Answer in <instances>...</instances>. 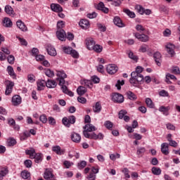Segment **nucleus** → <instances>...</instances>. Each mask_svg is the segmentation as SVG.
I'll return each instance as SVG.
<instances>
[{"instance_id":"obj_3","label":"nucleus","mask_w":180,"mask_h":180,"mask_svg":"<svg viewBox=\"0 0 180 180\" xmlns=\"http://www.w3.org/2000/svg\"><path fill=\"white\" fill-rule=\"evenodd\" d=\"M136 11L139 13L140 15H150L151 14V10L150 9H146L144 8L141 5H136L135 6Z\"/></svg>"},{"instance_id":"obj_26","label":"nucleus","mask_w":180,"mask_h":180,"mask_svg":"<svg viewBox=\"0 0 180 180\" xmlns=\"http://www.w3.org/2000/svg\"><path fill=\"white\" fill-rule=\"evenodd\" d=\"M127 54L129 58H130L131 60H133V61H135L136 63H137V61H139V57H137V56L134 55V53H133V51H131V50L127 51Z\"/></svg>"},{"instance_id":"obj_16","label":"nucleus","mask_w":180,"mask_h":180,"mask_svg":"<svg viewBox=\"0 0 180 180\" xmlns=\"http://www.w3.org/2000/svg\"><path fill=\"white\" fill-rule=\"evenodd\" d=\"M79 25L80 26V27H82V29H89V21L86 19H82L79 22Z\"/></svg>"},{"instance_id":"obj_29","label":"nucleus","mask_w":180,"mask_h":180,"mask_svg":"<svg viewBox=\"0 0 180 180\" xmlns=\"http://www.w3.org/2000/svg\"><path fill=\"white\" fill-rule=\"evenodd\" d=\"M83 134L86 139H91L92 140H96V134L95 132L89 134V132H86V131H83Z\"/></svg>"},{"instance_id":"obj_42","label":"nucleus","mask_w":180,"mask_h":180,"mask_svg":"<svg viewBox=\"0 0 180 180\" xmlns=\"http://www.w3.org/2000/svg\"><path fill=\"white\" fill-rule=\"evenodd\" d=\"M86 167V161L81 160L79 162L77 163V168L78 169H84Z\"/></svg>"},{"instance_id":"obj_12","label":"nucleus","mask_w":180,"mask_h":180,"mask_svg":"<svg viewBox=\"0 0 180 180\" xmlns=\"http://www.w3.org/2000/svg\"><path fill=\"white\" fill-rule=\"evenodd\" d=\"M56 36L58 40H60V41H65V31L64 30H59L56 32Z\"/></svg>"},{"instance_id":"obj_35","label":"nucleus","mask_w":180,"mask_h":180,"mask_svg":"<svg viewBox=\"0 0 180 180\" xmlns=\"http://www.w3.org/2000/svg\"><path fill=\"white\" fill-rule=\"evenodd\" d=\"M47 88H56L57 86V82L56 80L48 79L46 81Z\"/></svg>"},{"instance_id":"obj_63","label":"nucleus","mask_w":180,"mask_h":180,"mask_svg":"<svg viewBox=\"0 0 180 180\" xmlns=\"http://www.w3.org/2000/svg\"><path fill=\"white\" fill-rule=\"evenodd\" d=\"M39 120L41 122V123L46 124L47 123V117L44 114L41 115L39 117Z\"/></svg>"},{"instance_id":"obj_41","label":"nucleus","mask_w":180,"mask_h":180,"mask_svg":"<svg viewBox=\"0 0 180 180\" xmlns=\"http://www.w3.org/2000/svg\"><path fill=\"white\" fill-rule=\"evenodd\" d=\"M56 76L58 78H67V74H65L64 70H57Z\"/></svg>"},{"instance_id":"obj_46","label":"nucleus","mask_w":180,"mask_h":180,"mask_svg":"<svg viewBox=\"0 0 180 180\" xmlns=\"http://www.w3.org/2000/svg\"><path fill=\"white\" fill-rule=\"evenodd\" d=\"M82 84L88 88H92L93 86L92 81L88 79H84Z\"/></svg>"},{"instance_id":"obj_34","label":"nucleus","mask_w":180,"mask_h":180,"mask_svg":"<svg viewBox=\"0 0 180 180\" xmlns=\"http://www.w3.org/2000/svg\"><path fill=\"white\" fill-rule=\"evenodd\" d=\"M33 160H34L37 164H39V162H41V161H43V155L40 153H35Z\"/></svg>"},{"instance_id":"obj_28","label":"nucleus","mask_w":180,"mask_h":180,"mask_svg":"<svg viewBox=\"0 0 180 180\" xmlns=\"http://www.w3.org/2000/svg\"><path fill=\"white\" fill-rule=\"evenodd\" d=\"M97 8L98 11H102L104 13H109V8L105 7V4H103V2H100L97 6Z\"/></svg>"},{"instance_id":"obj_21","label":"nucleus","mask_w":180,"mask_h":180,"mask_svg":"<svg viewBox=\"0 0 180 180\" xmlns=\"http://www.w3.org/2000/svg\"><path fill=\"white\" fill-rule=\"evenodd\" d=\"M51 9L53 12H63V7L60 4H51Z\"/></svg>"},{"instance_id":"obj_23","label":"nucleus","mask_w":180,"mask_h":180,"mask_svg":"<svg viewBox=\"0 0 180 180\" xmlns=\"http://www.w3.org/2000/svg\"><path fill=\"white\" fill-rule=\"evenodd\" d=\"M16 23L18 27L20 28L22 32H27V27L26 25H25V22H22L20 20H18Z\"/></svg>"},{"instance_id":"obj_59","label":"nucleus","mask_w":180,"mask_h":180,"mask_svg":"<svg viewBox=\"0 0 180 180\" xmlns=\"http://www.w3.org/2000/svg\"><path fill=\"white\" fill-rule=\"evenodd\" d=\"M97 27L100 32H106V27L101 23H97Z\"/></svg>"},{"instance_id":"obj_7","label":"nucleus","mask_w":180,"mask_h":180,"mask_svg":"<svg viewBox=\"0 0 180 180\" xmlns=\"http://www.w3.org/2000/svg\"><path fill=\"white\" fill-rule=\"evenodd\" d=\"M134 36H135L136 39H138V40H139V41H143V43L148 41V40L150 39L148 35H146L144 34H140L139 32L135 33Z\"/></svg>"},{"instance_id":"obj_36","label":"nucleus","mask_w":180,"mask_h":180,"mask_svg":"<svg viewBox=\"0 0 180 180\" xmlns=\"http://www.w3.org/2000/svg\"><path fill=\"white\" fill-rule=\"evenodd\" d=\"M146 104L148 108H150V109H154V108H155V105L153 102V100H151L150 98H146Z\"/></svg>"},{"instance_id":"obj_61","label":"nucleus","mask_w":180,"mask_h":180,"mask_svg":"<svg viewBox=\"0 0 180 180\" xmlns=\"http://www.w3.org/2000/svg\"><path fill=\"white\" fill-rule=\"evenodd\" d=\"M99 166L92 167H91V173L96 175V174H99Z\"/></svg>"},{"instance_id":"obj_4","label":"nucleus","mask_w":180,"mask_h":180,"mask_svg":"<svg viewBox=\"0 0 180 180\" xmlns=\"http://www.w3.org/2000/svg\"><path fill=\"white\" fill-rule=\"evenodd\" d=\"M112 100L113 102H115V103H123V102H124V97L119 93H115L112 94Z\"/></svg>"},{"instance_id":"obj_14","label":"nucleus","mask_w":180,"mask_h":180,"mask_svg":"<svg viewBox=\"0 0 180 180\" xmlns=\"http://www.w3.org/2000/svg\"><path fill=\"white\" fill-rule=\"evenodd\" d=\"M70 137L73 143H81V135H79V134L76 132H72Z\"/></svg>"},{"instance_id":"obj_8","label":"nucleus","mask_w":180,"mask_h":180,"mask_svg":"<svg viewBox=\"0 0 180 180\" xmlns=\"http://www.w3.org/2000/svg\"><path fill=\"white\" fill-rule=\"evenodd\" d=\"M44 178L46 180H53L54 179V174H53L52 169H46L44 173Z\"/></svg>"},{"instance_id":"obj_57","label":"nucleus","mask_w":180,"mask_h":180,"mask_svg":"<svg viewBox=\"0 0 180 180\" xmlns=\"http://www.w3.org/2000/svg\"><path fill=\"white\" fill-rule=\"evenodd\" d=\"M110 158L112 160V161H115V160H117V158H120V154L115 153V154H111L110 155Z\"/></svg>"},{"instance_id":"obj_32","label":"nucleus","mask_w":180,"mask_h":180,"mask_svg":"<svg viewBox=\"0 0 180 180\" xmlns=\"http://www.w3.org/2000/svg\"><path fill=\"white\" fill-rule=\"evenodd\" d=\"M8 172H9V171L8 170V168L6 167L0 168V180H2L4 179V176H6V175H8Z\"/></svg>"},{"instance_id":"obj_19","label":"nucleus","mask_w":180,"mask_h":180,"mask_svg":"<svg viewBox=\"0 0 180 180\" xmlns=\"http://www.w3.org/2000/svg\"><path fill=\"white\" fill-rule=\"evenodd\" d=\"M167 141H169V146L171 147H178V143L176 141L172 140V134H169L167 136Z\"/></svg>"},{"instance_id":"obj_64","label":"nucleus","mask_w":180,"mask_h":180,"mask_svg":"<svg viewBox=\"0 0 180 180\" xmlns=\"http://www.w3.org/2000/svg\"><path fill=\"white\" fill-rule=\"evenodd\" d=\"M86 179H89V180H96V174H94V173L91 172L86 176Z\"/></svg>"},{"instance_id":"obj_45","label":"nucleus","mask_w":180,"mask_h":180,"mask_svg":"<svg viewBox=\"0 0 180 180\" xmlns=\"http://www.w3.org/2000/svg\"><path fill=\"white\" fill-rule=\"evenodd\" d=\"M127 97L129 99H130V101H136L137 99V96H136V94L131 91L127 92Z\"/></svg>"},{"instance_id":"obj_9","label":"nucleus","mask_w":180,"mask_h":180,"mask_svg":"<svg viewBox=\"0 0 180 180\" xmlns=\"http://www.w3.org/2000/svg\"><path fill=\"white\" fill-rule=\"evenodd\" d=\"M11 102L13 106H19L22 103V97L19 95H15L12 97Z\"/></svg>"},{"instance_id":"obj_15","label":"nucleus","mask_w":180,"mask_h":180,"mask_svg":"<svg viewBox=\"0 0 180 180\" xmlns=\"http://www.w3.org/2000/svg\"><path fill=\"white\" fill-rule=\"evenodd\" d=\"M161 152L164 155H168V154H169V145L167 143L161 144Z\"/></svg>"},{"instance_id":"obj_27","label":"nucleus","mask_w":180,"mask_h":180,"mask_svg":"<svg viewBox=\"0 0 180 180\" xmlns=\"http://www.w3.org/2000/svg\"><path fill=\"white\" fill-rule=\"evenodd\" d=\"M84 131H86V133L91 132V131H95L96 129L95 128V126H94L92 124H86L84 127Z\"/></svg>"},{"instance_id":"obj_52","label":"nucleus","mask_w":180,"mask_h":180,"mask_svg":"<svg viewBox=\"0 0 180 180\" xmlns=\"http://www.w3.org/2000/svg\"><path fill=\"white\" fill-rule=\"evenodd\" d=\"M146 153V148L141 147L137 149L136 154L137 155H143Z\"/></svg>"},{"instance_id":"obj_60","label":"nucleus","mask_w":180,"mask_h":180,"mask_svg":"<svg viewBox=\"0 0 180 180\" xmlns=\"http://www.w3.org/2000/svg\"><path fill=\"white\" fill-rule=\"evenodd\" d=\"M65 26V22L64 21H58L57 22V27L60 29V30H63V28Z\"/></svg>"},{"instance_id":"obj_17","label":"nucleus","mask_w":180,"mask_h":180,"mask_svg":"<svg viewBox=\"0 0 180 180\" xmlns=\"http://www.w3.org/2000/svg\"><path fill=\"white\" fill-rule=\"evenodd\" d=\"M153 58L155 60V62L156 63L158 67H160L161 63H162V57H161V53L160 52H156L153 54Z\"/></svg>"},{"instance_id":"obj_11","label":"nucleus","mask_w":180,"mask_h":180,"mask_svg":"<svg viewBox=\"0 0 180 180\" xmlns=\"http://www.w3.org/2000/svg\"><path fill=\"white\" fill-rule=\"evenodd\" d=\"M113 22L115 26H117V27H126V25L123 22V21L122 20V19L120 18L119 16L114 17Z\"/></svg>"},{"instance_id":"obj_58","label":"nucleus","mask_w":180,"mask_h":180,"mask_svg":"<svg viewBox=\"0 0 180 180\" xmlns=\"http://www.w3.org/2000/svg\"><path fill=\"white\" fill-rule=\"evenodd\" d=\"M63 165L65 167V168L68 169V168H70L71 166L74 165V163L68 160H65L63 162Z\"/></svg>"},{"instance_id":"obj_10","label":"nucleus","mask_w":180,"mask_h":180,"mask_svg":"<svg viewBox=\"0 0 180 180\" xmlns=\"http://www.w3.org/2000/svg\"><path fill=\"white\" fill-rule=\"evenodd\" d=\"M13 86H15V83L9 81L6 87L5 95H11L13 91Z\"/></svg>"},{"instance_id":"obj_53","label":"nucleus","mask_w":180,"mask_h":180,"mask_svg":"<svg viewBox=\"0 0 180 180\" xmlns=\"http://www.w3.org/2000/svg\"><path fill=\"white\" fill-rule=\"evenodd\" d=\"M104 126L108 129V130H110L113 127V123L110 121H105L104 123Z\"/></svg>"},{"instance_id":"obj_43","label":"nucleus","mask_w":180,"mask_h":180,"mask_svg":"<svg viewBox=\"0 0 180 180\" xmlns=\"http://www.w3.org/2000/svg\"><path fill=\"white\" fill-rule=\"evenodd\" d=\"M21 176L23 179H28V178H30V172L27 170H24L21 172Z\"/></svg>"},{"instance_id":"obj_54","label":"nucleus","mask_w":180,"mask_h":180,"mask_svg":"<svg viewBox=\"0 0 180 180\" xmlns=\"http://www.w3.org/2000/svg\"><path fill=\"white\" fill-rule=\"evenodd\" d=\"M124 84V80L117 81V84H115V86L117 87L118 91H120V89H122V86H123Z\"/></svg>"},{"instance_id":"obj_39","label":"nucleus","mask_w":180,"mask_h":180,"mask_svg":"<svg viewBox=\"0 0 180 180\" xmlns=\"http://www.w3.org/2000/svg\"><path fill=\"white\" fill-rule=\"evenodd\" d=\"M4 26H5V27H11L12 26V21L11 20V18H5L4 21Z\"/></svg>"},{"instance_id":"obj_25","label":"nucleus","mask_w":180,"mask_h":180,"mask_svg":"<svg viewBox=\"0 0 180 180\" xmlns=\"http://www.w3.org/2000/svg\"><path fill=\"white\" fill-rule=\"evenodd\" d=\"M171 109V107L169 106H164V105H162L159 108V112H163V115L165 116H168V115H169V110Z\"/></svg>"},{"instance_id":"obj_50","label":"nucleus","mask_w":180,"mask_h":180,"mask_svg":"<svg viewBox=\"0 0 180 180\" xmlns=\"http://www.w3.org/2000/svg\"><path fill=\"white\" fill-rule=\"evenodd\" d=\"M172 72L173 74H176L177 75H180V70L178 66H173L172 68Z\"/></svg>"},{"instance_id":"obj_40","label":"nucleus","mask_w":180,"mask_h":180,"mask_svg":"<svg viewBox=\"0 0 180 180\" xmlns=\"http://www.w3.org/2000/svg\"><path fill=\"white\" fill-rule=\"evenodd\" d=\"M123 11H124V13H126V15H127V16H129V18H136V13H134V12H133V11H131L129 9L124 8V9L123 10Z\"/></svg>"},{"instance_id":"obj_55","label":"nucleus","mask_w":180,"mask_h":180,"mask_svg":"<svg viewBox=\"0 0 180 180\" xmlns=\"http://www.w3.org/2000/svg\"><path fill=\"white\" fill-rule=\"evenodd\" d=\"M27 81H28V82L33 84V82H34V81H36V77H34V75H27Z\"/></svg>"},{"instance_id":"obj_51","label":"nucleus","mask_w":180,"mask_h":180,"mask_svg":"<svg viewBox=\"0 0 180 180\" xmlns=\"http://www.w3.org/2000/svg\"><path fill=\"white\" fill-rule=\"evenodd\" d=\"M102 46L101 45H94V47H93L92 50L96 51V53H101L102 52Z\"/></svg>"},{"instance_id":"obj_56","label":"nucleus","mask_w":180,"mask_h":180,"mask_svg":"<svg viewBox=\"0 0 180 180\" xmlns=\"http://www.w3.org/2000/svg\"><path fill=\"white\" fill-rule=\"evenodd\" d=\"M126 115H127V111L124 110H120L118 114L119 119H123L126 116Z\"/></svg>"},{"instance_id":"obj_5","label":"nucleus","mask_w":180,"mask_h":180,"mask_svg":"<svg viewBox=\"0 0 180 180\" xmlns=\"http://www.w3.org/2000/svg\"><path fill=\"white\" fill-rule=\"evenodd\" d=\"M108 74L110 75H113V74H116L119 70L117 65L115 64H110L106 68Z\"/></svg>"},{"instance_id":"obj_49","label":"nucleus","mask_w":180,"mask_h":180,"mask_svg":"<svg viewBox=\"0 0 180 180\" xmlns=\"http://www.w3.org/2000/svg\"><path fill=\"white\" fill-rule=\"evenodd\" d=\"M63 51H64L65 54H70L71 51H72V48L71 46H63Z\"/></svg>"},{"instance_id":"obj_44","label":"nucleus","mask_w":180,"mask_h":180,"mask_svg":"<svg viewBox=\"0 0 180 180\" xmlns=\"http://www.w3.org/2000/svg\"><path fill=\"white\" fill-rule=\"evenodd\" d=\"M151 171L153 175H161V169L160 167H153Z\"/></svg>"},{"instance_id":"obj_30","label":"nucleus","mask_w":180,"mask_h":180,"mask_svg":"<svg viewBox=\"0 0 180 180\" xmlns=\"http://www.w3.org/2000/svg\"><path fill=\"white\" fill-rule=\"evenodd\" d=\"M166 49H167V53H169V54H171L172 56H173L174 54V49H175V45L172 44H167L166 45Z\"/></svg>"},{"instance_id":"obj_33","label":"nucleus","mask_w":180,"mask_h":180,"mask_svg":"<svg viewBox=\"0 0 180 180\" xmlns=\"http://www.w3.org/2000/svg\"><path fill=\"white\" fill-rule=\"evenodd\" d=\"M93 110L94 113H100L101 110H102V105L100 102H96L95 105L93 106Z\"/></svg>"},{"instance_id":"obj_38","label":"nucleus","mask_w":180,"mask_h":180,"mask_svg":"<svg viewBox=\"0 0 180 180\" xmlns=\"http://www.w3.org/2000/svg\"><path fill=\"white\" fill-rule=\"evenodd\" d=\"M44 74L49 78H53L54 77V71L51 70V69L46 68L44 69Z\"/></svg>"},{"instance_id":"obj_37","label":"nucleus","mask_w":180,"mask_h":180,"mask_svg":"<svg viewBox=\"0 0 180 180\" xmlns=\"http://www.w3.org/2000/svg\"><path fill=\"white\" fill-rule=\"evenodd\" d=\"M77 92L78 95H79L80 96H82V95H85V94H86V88H85L84 86H80L77 88Z\"/></svg>"},{"instance_id":"obj_2","label":"nucleus","mask_w":180,"mask_h":180,"mask_svg":"<svg viewBox=\"0 0 180 180\" xmlns=\"http://www.w3.org/2000/svg\"><path fill=\"white\" fill-rule=\"evenodd\" d=\"M76 118L75 116L71 115L67 118L66 117H63L62 120V122L64 124V126H66V127H70L71 124H74L75 123Z\"/></svg>"},{"instance_id":"obj_20","label":"nucleus","mask_w":180,"mask_h":180,"mask_svg":"<svg viewBox=\"0 0 180 180\" xmlns=\"http://www.w3.org/2000/svg\"><path fill=\"white\" fill-rule=\"evenodd\" d=\"M37 85L38 91H43V89H44V87L47 86V82H45L44 80H39L37 82Z\"/></svg>"},{"instance_id":"obj_47","label":"nucleus","mask_w":180,"mask_h":180,"mask_svg":"<svg viewBox=\"0 0 180 180\" xmlns=\"http://www.w3.org/2000/svg\"><path fill=\"white\" fill-rule=\"evenodd\" d=\"M5 12L8 15H13V8L11 6H6Z\"/></svg>"},{"instance_id":"obj_6","label":"nucleus","mask_w":180,"mask_h":180,"mask_svg":"<svg viewBox=\"0 0 180 180\" xmlns=\"http://www.w3.org/2000/svg\"><path fill=\"white\" fill-rule=\"evenodd\" d=\"M46 50L49 56H51L52 57H56V56H57V51H56V48L51 44H48L46 46Z\"/></svg>"},{"instance_id":"obj_48","label":"nucleus","mask_w":180,"mask_h":180,"mask_svg":"<svg viewBox=\"0 0 180 180\" xmlns=\"http://www.w3.org/2000/svg\"><path fill=\"white\" fill-rule=\"evenodd\" d=\"M16 144V140L15 139H9L7 141V145L8 147H13Z\"/></svg>"},{"instance_id":"obj_13","label":"nucleus","mask_w":180,"mask_h":180,"mask_svg":"<svg viewBox=\"0 0 180 180\" xmlns=\"http://www.w3.org/2000/svg\"><path fill=\"white\" fill-rule=\"evenodd\" d=\"M52 151H53V153H56L57 155H63L65 153V150L61 149V147H60V146H53Z\"/></svg>"},{"instance_id":"obj_22","label":"nucleus","mask_w":180,"mask_h":180,"mask_svg":"<svg viewBox=\"0 0 180 180\" xmlns=\"http://www.w3.org/2000/svg\"><path fill=\"white\" fill-rule=\"evenodd\" d=\"M25 154L27 155H30V158L33 160L36 154V150L33 148H30L29 149L25 150Z\"/></svg>"},{"instance_id":"obj_31","label":"nucleus","mask_w":180,"mask_h":180,"mask_svg":"<svg viewBox=\"0 0 180 180\" xmlns=\"http://www.w3.org/2000/svg\"><path fill=\"white\" fill-rule=\"evenodd\" d=\"M29 137H30V133L28 131H24L20 134V139L22 141H25V140H27Z\"/></svg>"},{"instance_id":"obj_1","label":"nucleus","mask_w":180,"mask_h":180,"mask_svg":"<svg viewBox=\"0 0 180 180\" xmlns=\"http://www.w3.org/2000/svg\"><path fill=\"white\" fill-rule=\"evenodd\" d=\"M143 72V68L141 66H137L136 71L131 73V78L129 79V82L133 86H139L140 82L144 79V77L141 75Z\"/></svg>"},{"instance_id":"obj_18","label":"nucleus","mask_w":180,"mask_h":180,"mask_svg":"<svg viewBox=\"0 0 180 180\" xmlns=\"http://www.w3.org/2000/svg\"><path fill=\"white\" fill-rule=\"evenodd\" d=\"M96 44V42H95V40H94V38H89L88 39H86V46L88 50H92V49H94Z\"/></svg>"},{"instance_id":"obj_62","label":"nucleus","mask_w":180,"mask_h":180,"mask_svg":"<svg viewBox=\"0 0 180 180\" xmlns=\"http://www.w3.org/2000/svg\"><path fill=\"white\" fill-rule=\"evenodd\" d=\"M159 95H160V96H163V97H168V96H169V94L168 93V91H167L165 90H161L159 92Z\"/></svg>"},{"instance_id":"obj_24","label":"nucleus","mask_w":180,"mask_h":180,"mask_svg":"<svg viewBox=\"0 0 180 180\" xmlns=\"http://www.w3.org/2000/svg\"><path fill=\"white\" fill-rule=\"evenodd\" d=\"M6 71L13 79H16V73H15V70H13V68L12 66H8Z\"/></svg>"}]
</instances>
